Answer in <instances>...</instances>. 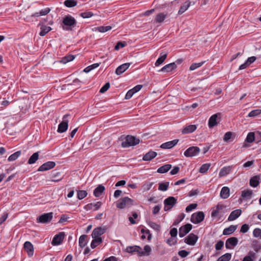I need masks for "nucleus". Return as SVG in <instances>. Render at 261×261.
Wrapping results in <instances>:
<instances>
[{"instance_id": "nucleus-23", "label": "nucleus", "mask_w": 261, "mask_h": 261, "mask_svg": "<svg viewBox=\"0 0 261 261\" xmlns=\"http://www.w3.org/2000/svg\"><path fill=\"white\" fill-rule=\"evenodd\" d=\"M242 211L240 209H237L233 211L230 213V215L228 218V220L233 221L238 218L241 214Z\"/></svg>"}, {"instance_id": "nucleus-15", "label": "nucleus", "mask_w": 261, "mask_h": 261, "mask_svg": "<svg viewBox=\"0 0 261 261\" xmlns=\"http://www.w3.org/2000/svg\"><path fill=\"white\" fill-rule=\"evenodd\" d=\"M238 242L236 238L232 237L228 239L225 243V247L227 249H231L236 246Z\"/></svg>"}, {"instance_id": "nucleus-14", "label": "nucleus", "mask_w": 261, "mask_h": 261, "mask_svg": "<svg viewBox=\"0 0 261 261\" xmlns=\"http://www.w3.org/2000/svg\"><path fill=\"white\" fill-rule=\"evenodd\" d=\"M179 142L178 139H175L162 144L160 148L162 149H171L175 146Z\"/></svg>"}, {"instance_id": "nucleus-64", "label": "nucleus", "mask_w": 261, "mask_h": 261, "mask_svg": "<svg viewBox=\"0 0 261 261\" xmlns=\"http://www.w3.org/2000/svg\"><path fill=\"white\" fill-rule=\"evenodd\" d=\"M253 234L254 237L258 238L261 236V229H254Z\"/></svg>"}, {"instance_id": "nucleus-34", "label": "nucleus", "mask_w": 261, "mask_h": 261, "mask_svg": "<svg viewBox=\"0 0 261 261\" xmlns=\"http://www.w3.org/2000/svg\"><path fill=\"white\" fill-rule=\"evenodd\" d=\"M172 167L171 165L170 164H165L157 170V172L160 173H165L167 172Z\"/></svg>"}, {"instance_id": "nucleus-28", "label": "nucleus", "mask_w": 261, "mask_h": 261, "mask_svg": "<svg viewBox=\"0 0 261 261\" xmlns=\"http://www.w3.org/2000/svg\"><path fill=\"white\" fill-rule=\"evenodd\" d=\"M141 238L142 240L145 239L146 238L148 241L151 239V234L150 233L149 229H141Z\"/></svg>"}, {"instance_id": "nucleus-60", "label": "nucleus", "mask_w": 261, "mask_h": 261, "mask_svg": "<svg viewBox=\"0 0 261 261\" xmlns=\"http://www.w3.org/2000/svg\"><path fill=\"white\" fill-rule=\"evenodd\" d=\"M197 206V204L196 203H192L188 205L186 208V212L188 213L192 211L193 210L196 208Z\"/></svg>"}, {"instance_id": "nucleus-38", "label": "nucleus", "mask_w": 261, "mask_h": 261, "mask_svg": "<svg viewBox=\"0 0 261 261\" xmlns=\"http://www.w3.org/2000/svg\"><path fill=\"white\" fill-rule=\"evenodd\" d=\"M259 177L258 176H254L250 179V185L254 188L256 187L259 184Z\"/></svg>"}, {"instance_id": "nucleus-55", "label": "nucleus", "mask_w": 261, "mask_h": 261, "mask_svg": "<svg viewBox=\"0 0 261 261\" xmlns=\"http://www.w3.org/2000/svg\"><path fill=\"white\" fill-rule=\"evenodd\" d=\"M151 250V249L149 245H145L144 247V251H142V253H140V256L149 255Z\"/></svg>"}, {"instance_id": "nucleus-49", "label": "nucleus", "mask_w": 261, "mask_h": 261, "mask_svg": "<svg viewBox=\"0 0 261 261\" xmlns=\"http://www.w3.org/2000/svg\"><path fill=\"white\" fill-rule=\"evenodd\" d=\"M112 27L108 26H100L96 28V30L101 33H105L112 29Z\"/></svg>"}, {"instance_id": "nucleus-7", "label": "nucleus", "mask_w": 261, "mask_h": 261, "mask_svg": "<svg viewBox=\"0 0 261 261\" xmlns=\"http://www.w3.org/2000/svg\"><path fill=\"white\" fill-rule=\"evenodd\" d=\"M204 218L203 212H198L193 214L191 216V221L192 223L197 224L202 221Z\"/></svg>"}, {"instance_id": "nucleus-35", "label": "nucleus", "mask_w": 261, "mask_h": 261, "mask_svg": "<svg viewBox=\"0 0 261 261\" xmlns=\"http://www.w3.org/2000/svg\"><path fill=\"white\" fill-rule=\"evenodd\" d=\"M40 30L41 31L39 33L40 36H44L51 30V27L45 25H42L40 27Z\"/></svg>"}, {"instance_id": "nucleus-63", "label": "nucleus", "mask_w": 261, "mask_h": 261, "mask_svg": "<svg viewBox=\"0 0 261 261\" xmlns=\"http://www.w3.org/2000/svg\"><path fill=\"white\" fill-rule=\"evenodd\" d=\"M224 245V243L222 241H218L215 245V248L217 250H219L222 249Z\"/></svg>"}, {"instance_id": "nucleus-47", "label": "nucleus", "mask_w": 261, "mask_h": 261, "mask_svg": "<svg viewBox=\"0 0 261 261\" xmlns=\"http://www.w3.org/2000/svg\"><path fill=\"white\" fill-rule=\"evenodd\" d=\"M255 139V134L253 132L249 133L245 141L248 143H252Z\"/></svg>"}, {"instance_id": "nucleus-37", "label": "nucleus", "mask_w": 261, "mask_h": 261, "mask_svg": "<svg viewBox=\"0 0 261 261\" xmlns=\"http://www.w3.org/2000/svg\"><path fill=\"white\" fill-rule=\"evenodd\" d=\"M167 15L162 13H159L156 15L154 22L161 23L166 19Z\"/></svg>"}, {"instance_id": "nucleus-12", "label": "nucleus", "mask_w": 261, "mask_h": 261, "mask_svg": "<svg viewBox=\"0 0 261 261\" xmlns=\"http://www.w3.org/2000/svg\"><path fill=\"white\" fill-rule=\"evenodd\" d=\"M102 204V203L101 201H98L94 204H93L92 203H88L84 206V208L86 211H97L101 207Z\"/></svg>"}, {"instance_id": "nucleus-10", "label": "nucleus", "mask_w": 261, "mask_h": 261, "mask_svg": "<svg viewBox=\"0 0 261 261\" xmlns=\"http://www.w3.org/2000/svg\"><path fill=\"white\" fill-rule=\"evenodd\" d=\"M56 166V163L53 161H48L40 166L38 169V171H45L50 170Z\"/></svg>"}, {"instance_id": "nucleus-48", "label": "nucleus", "mask_w": 261, "mask_h": 261, "mask_svg": "<svg viewBox=\"0 0 261 261\" xmlns=\"http://www.w3.org/2000/svg\"><path fill=\"white\" fill-rule=\"evenodd\" d=\"M231 257V254L227 253L219 257L217 261H229Z\"/></svg>"}, {"instance_id": "nucleus-4", "label": "nucleus", "mask_w": 261, "mask_h": 261, "mask_svg": "<svg viewBox=\"0 0 261 261\" xmlns=\"http://www.w3.org/2000/svg\"><path fill=\"white\" fill-rule=\"evenodd\" d=\"M140 143L139 139L132 136H127L125 140L121 143L122 147L126 148L132 146H135Z\"/></svg>"}, {"instance_id": "nucleus-42", "label": "nucleus", "mask_w": 261, "mask_h": 261, "mask_svg": "<svg viewBox=\"0 0 261 261\" xmlns=\"http://www.w3.org/2000/svg\"><path fill=\"white\" fill-rule=\"evenodd\" d=\"M93 240L91 243V247L92 249L96 248L97 246H98L100 243H102V239L101 238H93Z\"/></svg>"}, {"instance_id": "nucleus-56", "label": "nucleus", "mask_w": 261, "mask_h": 261, "mask_svg": "<svg viewBox=\"0 0 261 261\" xmlns=\"http://www.w3.org/2000/svg\"><path fill=\"white\" fill-rule=\"evenodd\" d=\"M74 56L73 55H70L67 56L65 57L64 58H63L62 60V62L63 63H66L68 62L73 61L74 60Z\"/></svg>"}, {"instance_id": "nucleus-3", "label": "nucleus", "mask_w": 261, "mask_h": 261, "mask_svg": "<svg viewBox=\"0 0 261 261\" xmlns=\"http://www.w3.org/2000/svg\"><path fill=\"white\" fill-rule=\"evenodd\" d=\"M134 200L128 197L120 199L116 203V206L120 209L129 207L133 205Z\"/></svg>"}, {"instance_id": "nucleus-40", "label": "nucleus", "mask_w": 261, "mask_h": 261, "mask_svg": "<svg viewBox=\"0 0 261 261\" xmlns=\"http://www.w3.org/2000/svg\"><path fill=\"white\" fill-rule=\"evenodd\" d=\"M256 257V253L252 251H250L248 255L245 256L242 261H254Z\"/></svg>"}, {"instance_id": "nucleus-62", "label": "nucleus", "mask_w": 261, "mask_h": 261, "mask_svg": "<svg viewBox=\"0 0 261 261\" xmlns=\"http://www.w3.org/2000/svg\"><path fill=\"white\" fill-rule=\"evenodd\" d=\"M189 252L185 250H182L178 252V254L181 257H185L188 256Z\"/></svg>"}, {"instance_id": "nucleus-54", "label": "nucleus", "mask_w": 261, "mask_h": 261, "mask_svg": "<svg viewBox=\"0 0 261 261\" xmlns=\"http://www.w3.org/2000/svg\"><path fill=\"white\" fill-rule=\"evenodd\" d=\"M211 166L210 164H204L199 169V172L201 173H205L210 168Z\"/></svg>"}, {"instance_id": "nucleus-19", "label": "nucleus", "mask_w": 261, "mask_h": 261, "mask_svg": "<svg viewBox=\"0 0 261 261\" xmlns=\"http://www.w3.org/2000/svg\"><path fill=\"white\" fill-rule=\"evenodd\" d=\"M24 249L27 251L29 256H33L34 254V247L31 242L29 241L25 242L24 244Z\"/></svg>"}, {"instance_id": "nucleus-25", "label": "nucleus", "mask_w": 261, "mask_h": 261, "mask_svg": "<svg viewBox=\"0 0 261 261\" xmlns=\"http://www.w3.org/2000/svg\"><path fill=\"white\" fill-rule=\"evenodd\" d=\"M252 194V191L250 189L243 190L241 192V197L245 200L250 199Z\"/></svg>"}, {"instance_id": "nucleus-6", "label": "nucleus", "mask_w": 261, "mask_h": 261, "mask_svg": "<svg viewBox=\"0 0 261 261\" xmlns=\"http://www.w3.org/2000/svg\"><path fill=\"white\" fill-rule=\"evenodd\" d=\"M200 150V148L197 146H191L184 152V155L187 158L193 157L198 155Z\"/></svg>"}, {"instance_id": "nucleus-52", "label": "nucleus", "mask_w": 261, "mask_h": 261, "mask_svg": "<svg viewBox=\"0 0 261 261\" xmlns=\"http://www.w3.org/2000/svg\"><path fill=\"white\" fill-rule=\"evenodd\" d=\"M233 136L234 137L235 136L234 133H233L231 132H228L225 134L224 138H223V140L225 142H228L230 140H231V139L232 138Z\"/></svg>"}, {"instance_id": "nucleus-30", "label": "nucleus", "mask_w": 261, "mask_h": 261, "mask_svg": "<svg viewBox=\"0 0 261 261\" xmlns=\"http://www.w3.org/2000/svg\"><path fill=\"white\" fill-rule=\"evenodd\" d=\"M50 9L49 8H46L44 9L40 10L38 12H36L32 15V17H39L41 16H44L49 13Z\"/></svg>"}, {"instance_id": "nucleus-29", "label": "nucleus", "mask_w": 261, "mask_h": 261, "mask_svg": "<svg viewBox=\"0 0 261 261\" xmlns=\"http://www.w3.org/2000/svg\"><path fill=\"white\" fill-rule=\"evenodd\" d=\"M229 189L227 187H223L220 192V196L223 199H226L229 196Z\"/></svg>"}, {"instance_id": "nucleus-45", "label": "nucleus", "mask_w": 261, "mask_h": 261, "mask_svg": "<svg viewBox=\"0 0 261 261\" xmlns=\"http://www.w3.org/2000/svg\"><path fill=\"white\" fill-rule=\"evenodd\" d=\"M88 195V193L85 190H77V197L79 200H82L85 198Z\"/></svg>"}, {"instance_id": "nucleus-22", "label": "nucleus", "mask_w": 261, "mask_h": 261, "mask_svg": "<svg viewBox=\"0 0 261 261\" xmlns=\"http://www.w3.org/2000/svg\"><path fill=\"white\" fill-rule=\"evenodd\" d=\"M197 128V125L191 124L186 126L181 130L182 134H188L194 132Z\"/></svg>"}, {"instance_id": "nucleus-27", "label": "nucleus", "mask_w": 261, "mask_h": 261, "mask_svg": "<svg viewBox=\"0 0 261 261\" xmlns=\"http://www.w3.org/2000/svg\"><path fill=\"white\" fill-rule=\"evenodd\" d=\"M185 214L184 213H180L179 214L177 218L174 221L170 228H176L175 226H177V225L185 218Z\"/></svg>"}, {"instance_id": "nucleus-5", "label": "nucleus", "mask_w": 261, "mask_h": 261, "mask_svg": "<svg viewBox=\"0 0 261 261\" xmlns=\"http://www.w3.org/2000/svg\"><path fill=\"white\" fill-rule=\"evenodd\" d=\"M177 202V199L174 197L170 196L164 201V210L168 211L171 210Z\"/></svg>"}, {"instance_id": "nucleus-9", "label": "nucleus", "mask_w": 261, "mask_h": 261, "mask_svg": "<svg viewBox=\"0 0 261 261\" xmlns=\"http://www.w3.org/2000/svg\"><path fill=\"white\" fill-rule=\"evenodd\" d=\"M53 217V213L52 212L45 213L37 218L38 222L45 223L49 222L51 220Z\"/></svg>"}, {"instance_id": "nucleus-44", "label": "nucleus", "mask_w": 261, "mask_h": 261, "mask_svg": "<svg viewBox=\"0 0 261 261\" xmlns=\"http://www.w3.org/2000/svg\"><path fill=\"white\" fill-rule=\"evenodd\" d=\"M169 185V182L166 181L159 184L158 189L161 191H166L168 190Z\"/></svg>"}, {"instance_id": "nucleus-58", "label": "nucleus", "mask_w": 261, "mask_h": 261, "mask_svg": "<svg viewBox=\"0 0 261 261\" xmlns=\"http://www.w3.org/2000/svg\"><path fill=\"white\" fill-rule=\"evenodd\" d=\"M127 45V43L126 42H118L116 44V45L115 46V50H119L121 48H123L125 47Z\"/></svg>"}, {"instance_id": "nucleus-21", "label": "nucleus", "mask_w": 261, "mask_h": 261, "mask_svg": "<svg viewBox=\"0 0 261 261\" xmlns=\"http://www.w3.org/2000/svg\"><path fill=\"white\" fill-rule=\"evenodd\" d=\"M156 155L157 153L156 152L150 150L144 155L142 160L144 161H150L155 158Z\"/></svg>"}, {"instance_id": "nucleus-33", "label": "nucleus", "mask_w": 261, "mask_h": 261, "mask_svg": "<svg viewBox=\"0 0 261 261\" xmlns=\"http://www.w3.org/2000/svg\"><path fill=\"white\" fill-rule=\"evenodd\" d=\"M218 115V114H214L208 120V126L210 127H213L217 124Z\"/></svg>"}, {"instance_id": "nucleus-43", "label": "nucleus", "mask_w": 261, "mask_h": 261, "mask_svg": "<svg viewBox=\"0 0 261 261\" xmlns=\"http://www.w3.org/2000/svg\"><path fill=\"white\" fill-rule=\"evenodd\" d=\"M87 236L86 235H82L79 238V246L83 248L87 244V241L86 240Z\"/></svg>"}, {"instance_id": "nucleus-61", "label": "nucleus", "mask_w": 261, "mask_h": 261, "mask_svg": "<svg viewBox=\"0 0 261 261\" xmlns=\"http://www.w3.org/2000/svg\"><path fill=\"white\" fill-rule=\"evenodd\" d=\"M166 242L169 246L175 245L177 243V238L170 237L167 240Z\"/></svg>"}, {"instance_id": "nucleus-32", "label": "nucleus", "mask_w": 261, "mask_h": 261, "mask_svg": "<svg viewBox=\"0 0 261 261\" xmlns=\"http://www.w3.org/2000/svg\"><path fill=\"white\" fill-rule=\"evenodd\" d=\"M231 171V168L230 167H223L219 172V177H224L230 173Z\"/></svg>"}, {"instance_id": "nucleus-39", "label": "nucleus", "mask_w": 261, "mask_h": 261, "mask_svg": "<svg viewBox=\"0 0 261 261\" xmlns=\"http://www.w3.org/2000/svg\"><path fill=\"white\" fill-rule=\"evenodd\" d=\"M105 229H94L92 237L93 238H101L100 236L105 233Z\"/></svg>"}, {"instance_id": "nucleus-26", "label": "nucleus", "mask_w": 261, "mask_h": 261, "mask_svg": "<svg viewBox=\"0 0 261 261\" xmlns=\"http://www.w3.org/2000/svg\"><path fill=\"white\" fill-rule=\"evenodd\" d=\"M167 57V54L165 52H162L160 54V57L157 59L155 63V65L158 66L162 64L166 60Z\"/></svg>"}, {"instance_id": "nucleus-13", "label": "nucleus", "mask_w": 261, "mask_h": 261, "mask_svg": "<svg viewBox=\"0 0 261 261\" xmlns=\"http://www.w3.org/2000/svg\"><path fill=\"white\" fill-rule=\"evenodd\" d=\"M50 177L51 179L48 180L47 181H51L55 182L61 181L63 178V176H61V172H57L55 170L51 172Z\"/></svg>"}, {"instance_id": "nucleus-11", "label": "nucleus", "mask_w": 261, "mask_h": 261, "mask_svg": "<svg viewBox=\"0 0 261 261\" xmlns=\"http://www.w3.org/2000/svg\"><path fill=\"white\" fill-rule=\"evenodd\" d=\"M69 115L66 114L63 116V119H64L66 117H68ZM68 121L67 120H64L62 122H61L58 127L57 132L59 133H62L66 132L68 128Z\"/></svg>"}, {"instance_id": "nucleus-53", "label": "nucleus", "mask_w": 261, "mask_h": 261, "mask_svg": "<svg viewBox=\"0 0 261 261\" xmlns=\"http://www.w3.org/2000/svg\"><path fill=\"white\" fill-rule=\"evenodd\" d=\"M205 62V61H202V62H199V63H192L190 67V70H194L198 68V67H200V66H201Z\"/></svg>"}, {"instance_id": "nucleus-31", "label": "nucleus", "mask_w": 261, "mask_h": 261, "mask_svg": "<svg viewBox=\"0 0 261 261\" xmlns=\"http://www.w3.org/2000/svg\"><path fill=\"white\" fill-rule=\"evenodd\" d=\"M251 247L256 252H258L261 249V244L258 240H253L251 242Z\"/></svg>"}, {"instance_id": "nucleus-41", "label": "nucleus", "mask_w": 261, "mask_h": 261, "mask_svg": "<svg viewBox=\"0 0 261 261\" xmlns=\"http://www.w3.org/2000/svg\"><path fill=\"white\" fill-rule=\"evenodd\" d=\"M39 158V152H36L34 153L30 158L28 160V163L29 164H33L35 163Z\"/></svg>"}, {"instance_id": "nucleus-17", "label": "nucleus", "mask_w": 261, "mask_h": 261, "mask_svg": "<svg viewBox=\"0 0 261 261\" xmlns=\"http://www.w3.org/2000/svg\"><path fill=\"white\" fill-rule=\"evenodd\" d=\"M130 63H126L119 66L116 69L115 73L117 75H120L125 72L129 67Z\"/></svg>"}, {"instance_id": "nucleus-51", "label": "nucleus", "mask_w": 261, "mask_h": 261, "mask_svg": "<svg viewBox=\"0 0 261 261\" xmlns=\"http://www.w3.org/2000/svg\"><path fill=\"white\" fill-rule=\"evenodd\" d=\"M261 114V109H255L251 111L248 114L247 117H254Z\"/></svg>"}, {"instance_id": "nucleus-59", "label": "nucleus", "mask_w": 261, "mask_h": 261, "mask_svg": "<svg viewBox=\"0 0 261 261\" xmlns=\"http://www.w3.org/2000/svg\"><path fill=\"white\" fill-rule=\"evenodd\" d=\"M110 87V84L109 82L106 83L100 89L99 92L103 93L106 92Z\"/></svg>"}, {"instance_id": "nucleus-20", "label": "nucleus", "mask_w": 261, "mask_h": 261, "mask_svg": "<svg viewBox=\"0 0 261 261\" xmlns=\"http://www.w3.org/2000/svg\"><path fill=\"white\" fill-rule=\"evenodd\" d=\"M177 66L174 62L167 64L159 70L160 72H169L176 68Z\"/></svg>"}, {"instance_id": "nucleus-2", "label": "nucleus", "mask_w": 261, "mask_h": 261, "mask_svg": "<svg viewBox=\"0 0 261 261\" xmlns=\"http://www.w3.org/2000/svg\"><path fill=\"white\" fill-rule=\"evenodd\" d=\"M76 21L75 18L70 15H66L63 20V23L65 26L63 27L64 30L69 31L72 30V27L76 24Z\"/></svg>"}, {"instance_id": "nucleus-24", "label": "nucleus", "mask_w": 261, "mask_h": 261, "mask_svg": "<svg viewBox=\"0 0 261 261\" xmlns=\"http://www.w3.org/2000/svg\"><path fill=\"white\" fill-rule=\"evenodd\" d=\"M105 190V187L102 185H99L94 190L93 194L96 197H99Z\"/></svg>"}, {"instance_id": "nucleus-1", "label": "nucleus", "mask_w": 261, "mask_h": 261, "mask_svg": "<svg viewBox=\"0 0 261 261\" xmlns=\"http://www.w3.org/2000/svg\"><path fill=\"white\" fill-rule=\"evenodd\" d=\"M226 212V207L222 204L218 203L216 208L213 209L211 216L213 218H217L219 220H222Z\"/></svg>"}, {"instance_id": "nucleus-16", "label": "nucleus", "mask_w": 261, "mask_h": 261, "mask_svg": "<svg viewBox=\"0 0 261 261\" xmlns=\"http://www.w3.org/2000/svg\"><path fill=\"white\" fill-rule=\"evenodd\" d=\"M198 240V237L193 233L190 234L185 239V242L190 245H194Z\"/></svg>"}, {"instance_id": "nucleus-8", "label": "nucleus", "mask_w": 261, "mask_h": 261, "mask_svg": "<svg viewBox=\"0 0 261 261\" xmlns=\"http://www.w3.org/2000/svg\"><path fill=\"white\" fill-rule=\"evenodd\" d=\"M65 238V233L64 232H59L55 236L51 242L53 246H57L60 245L63 242Z\"/></svg>"}, {"instance_id": "nucleus-18", "label": "nucleus", "mask_w": 261, "mask_h": 261, "mask_svg": "<svg viewBox=\"0 0 261 261\" xmlns=\"http://www.w3.org/2000/svg\"><path fill=\"white\" fill-rule=\"evenodd\" d=\"M126 252L131 253H137L140 255L142 253V248L138 246H128L126 248Z\"/></svg>"}, {"instance_id": "nucleus-57", "label": "nucleus", "mask_w": 261, "mask_h": 261, "mask_svg": "<svg viewBox=\"0 0 261 261\" xmlns=\"http://www.w3.org/2000/svg\"><path fill=\"white\" fill-rule=\"evenodd\" d=\"M93 15V13L91 11H86L80 14V16L84 18H88Z\"/></svg>"}, {"instance_id": "nucleus-46", "label": "nucleus", "mask_w": 261, "mask_h": 261, "mask_svg": "<svg viewBox=\"0 0 261 261\" xmlns=\"http://www.w3.org/2000/svg\"><path fill=\"white\" fill-rule=\"evenodd\" d=\"M65 6L68 8H72L75 6L77 2L75 0H66L64 3Z\"/></svg>"}, {"instance_id": "nucleus-36", "label": "nucleus", "mask_w": 261, "mask_h": 261, "mask_svg": "<svg viewBox=\"0 0 261 261\" xmlns=\"http://www.w3.org/2000/svg\"><path fill=\"white\" fill-rule=\"evenodd\" d=\"M191 2L188 1L186 2L179 8L178 11V14L181 15L184 13L190 6Z\"/></svg>"}, {"instance_id": "nucleus-50", "label": "nucleus", "mask_w": 261, "mask_h": 261, "mask_svg": "<svg viewBox=\"0 0 261 261\" xmlns=\"http://www.w3.org/2000/svg\"><path fill=\"white\" fill-rule=\"evenodd\" d=\"M99 66V63H94L90 66H87L84 69V71L86 73H88L92 70L98 67Z\"/></svg>"}]
</instances>
